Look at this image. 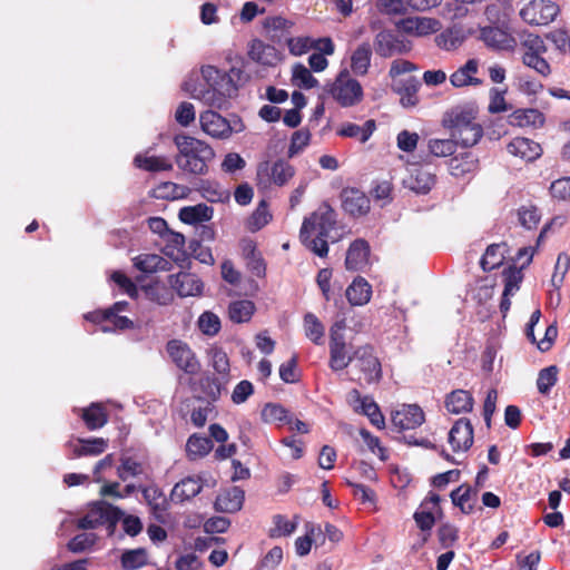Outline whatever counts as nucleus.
Instances as JSON below:
<instances>
[{
  "mask_svg": "<svg viewBox=\"0 0 570 570\" xmlns=\"http://www.w3.org/2000/svg\"><path fill=\"white\" fill-rule=\"evenodd\" d=\"M245 80L243 70L238 68H232L228 73H222L217 68L206 66L202 68L197 82L188 80L184 83V89L193 98L210 107L223 108L227 98L235 94L237 85Z\"/></svg>",
  "mask_w": 570,
  "mask_h": 570,
  "instance_id": "obj_1",
  "label": "nucleus"
},
{
  "mask_svg": "<svg viewBox=\"0 0 570 570\" xmlns=\"http://www.w3.org/2000/svg\"><path fill=\"white\" fill-rule=\"evenodd\" d=\"M345 234L344 227L336 224L335 212L324 204L303 222L299 237L309 250L324 257L328 253V243L338 242Z\"/></svg>",
  "mask_w": 570,
  "mask_h": 570,
  "instance_id": "obj_2",
  "label": "nucleus"
},
{
  "mask_svg": "<svg viewBox=\"0 0 570 570\" xmlns=\"http://www.w3.org/2000/svg\"><path fill=\"white\" fill-rule=\"evenodd\" d=\"M442 125L463 147L475 145L482 137V127L476 122V111L469 106H455L448 110Z\"/></svg>",
  "mask_w": 570,
  "mask_h": 570,
  "instance_id": "obj_3",
  "label": "nucleus"
},
{
  "mask_svg": "<svg viewBox=\"0 0 570 570\" xmlns=\"http://www.w3.org/2000/svg\"><path fill=\"white\" fill-rule=\"evenodd\" d=\"M175 145L178 149L176 163L180 169L195 175L207 171V163L215 155L210 146L187 135H177Z\"/></svg>",
  "mask_w": 570,
  "mask_h": 570,
  "instance_id": "obj_4",
  "label": "nucleus"
},
{
  "mask_svg": "<svg viewBox=\"0 0 570 570\" xmlns=\"http://www.w3.org/2000/svg\"><path fill=\"white\" fill-rule=\"evenodd\" d=\"M327 92L342 107L356 106L364 97L362 85L347 70H342L334 81L327 85Z\"/></svg>",
  "mask_w": 570,
  "mask_h": 570,
  "instance_id": "obj_5",
  "label": "nucleus"
},
{
  "mask_svg": "<svg viewBox=\"0 0 570 570\" xmlns=\"http://www.w3.org/2000/svg\"><path fill=\"white\" fill-rule=\"evenodd\" d=\"M344 320L336 321L330 330V367L337 372L346 368L355 360L352 346L345 341Z\"/></svg>",
  "mask_w": 570,
  "mask_h": 570,
  "instance_id": "obj_6",
  "label": "nucleus"
},
{
  "mask_svg": "<svg viewBox=\"0 0 570 570\" xmlns=\"http://www.w3.org/2000/svg\"><path fill=\"white\" fill-rule=\"evenodd\" d=\"M559 6L551 0H530L520 10L521 19L531 26H547L559 14Z\"/></svg>",
  "mask_w": 570,
  "mask_h": 570,
  "instance_id": "obj_7",
  "label": "nucleus"
},
{
  "mask_svg": "<svg viewBox=\"0 0 570 570\" xmlns=\"http://www.w3.org/2000/svg\"><path fill=\"white\" fill-rule=\"evenodd\" d=\"M166 352L173 363L185 373L195 375L199 372L200 363L186 342L176 338L170 340L166 344Z\"/></svg>",
  "mask_w": 570,
  "mask_h": 570,
  "instance_id": "obj_8",
  "label": "nucleus"
},
{
  "mask_svg": "<svg viewBox=\"0 0 570 570\" xmlns=\"http://www.w3.org/2000/svg\"><path fill=\"white\" fill-rule=\"evenodd\" d=\"M120 518V511L105 501L92 504L88 513L78 521L80 529H95L101 524L108 523L112 528Z\"/></svg>",
  "mask_w": 570,
  "mask_h": 570,
  "instance_id": "obj_9",
  "label": "nucleus"
},
{
  "mask_svg": "<svg viewBox=\"0 0 570 570\" xmlns=\"http://www.w3.org/2000/svg\"><path fill=\"white\" fill-rule=\"evenodd\" d=\"M396 28L407 36L423 38L440 31L442 23L435 18L413 16L401 19Z\"/></svg>",
  "mask_w": 570,
  "mask_h": 570,
  "instance_id": "obj_10",
  "label": "nucleus"
},
{
  "mask_svg": "<svg viewBox=\"0 0 570 570\" xmlns=\"http://www.w3.org/2000/svg\"><path fill=\"white\" fill-rule=\"evenodd\" d=\"M295 170L286 161L278 160L273 165L264 163L257 170L258 185L267 187L271 183L277 186H284L294 176Z\"/></svg>",
  "mask_w": 570,
  "mask_h": 570,
  "instance_id": "obj_11",
  "label": "nucleus"
},
{
  "mask_svg": "<svg viewBox=\"0 0 570 570\" xmlns=\"http://www.w3.org/2000/svg\"><path fill=\"white\" fill-rule=\"evenodd\" d=\"M374 49L381 57L389 58L411 51V42L394 35L391 30H381L374 38Z\"/></svg>",
  "mask_w": 570,
  "mask_h": 570,
  "instance_id": "obj_12",
  "label": "nucleus"
},
{
  "mask_svg": "<svg viewBox=\"0 0 570 570\" xmlns=\"http://www.w3.org/2000/svg\"><path fill=\"white\" fill-rule=\"evenodd\" d=\"M356 365L364 373L367 383L377 382L381 379V363L374 355L373 348L368 345L360 346L354 351Z\"/></svg>",
  "mask_w": 570,
  "mask_h": 570,
  "instance_id": "obj_13",
  "label": "nucleus"
},
{
  "mask_svg": "<svg viewBox=\"0 0 570 570\" xmlns=\"http://www.w3.org/2000/svg\"><path fill=\"white\" fill-rule=\"evenodd\" d=\"M479 38L488 48L499 51H513L517 47L515 38L507 30L499 27H484L480 30Z\"/></svg>",
  "mask_w": 570,
  "mask_h": 570,
  "instance_id": "obj_14",
  "label": "nucleus"
},
{
  "mask_svg": "<svg viewBox=\"0 0 570 570\" xmlns=\"http://www.w3.org/2000/svg\"><path fill=\"white\" fill-rule=\"evenodd\" d=\"M454 452H465L473 444V428L469 420H458L449 432L448 439Z\"/></svg>",
  "mask_w": 570,
  "mask_h": 570,
  "instance_id": "obj_15",
  "label": "nucleus"
},
{
  "mask_svg": "<svg viewBox=\"0 0 570 570\" xmlns=\"http://www.w3.org/2000/svg\"><path fill=\"white\" fill-rule=\"evenodd\" d=\"M403 183L406 188L416 194H426L434 186L435 176L426 167L413 166Z\"/></svg>",
  "mask_w": 570,
  "mask_h": 570,
  "instance_id": "obj_16",
  "label": "nucleus"
},
{
  "mask_svg": "<svg viewBox=\"0 0 570 570\" xmlns=\"http://www.w3.org/2000/svg\"><path fill=\"white\" fill-rule=\"evenodd\" d=\"M202 129L213 138H227L232 134L229 122L219 114L208 110L200 115Z\"/></svg>",
  "mask_w": 570,
  "mask_h": 570,
  "instance_id": "obj_17",
  "label": "nucleus"
},
{
  "mask_svg": "<svg viewBox=\"0 0 570 570\" xmlns=\"http://www.w3.org/2000/svg\"><path fill=\"white\" fill-rule=\"evenodd\" d=\"M424 413L419 405H403L392 414V423L401 430H410L420 426L424 422Z\"/></svg>",
  "mask_w": 570,
  "mask_h": 570,
  "instance_id": "obj_18",
  "label": "nucleus"
},
{
  "mask_svg": "<svg viewBox=\"0 0 570 570\" xmlns=\"http://www.w3.org/2000/svg\"><path fill=\"white\" fill-rule=\"evenodd\" d=\"M169 284L180 297L199 295L204 287L198 276L190 273L169 276Z\"/></svg>",
  "mask_w": 570,
  "mask_h": 570,
  "instance_id": "obj_19",
  "label": "nucleus"
},
{
  "mask_svg": "<svg viewBox=\"0 0 570 570\" xmlns=\"http://www.w3.org/2000/svg\"><path fill=\"white\" fill-rule=\"evenodd\" d=\"M510 155L524 161H533L542 154L540 144L524 137L513 138L507 146Z\"/></svg>",
  "mask_w": 570,
  "mask_h": 570,
  "instance_id": "obj_20",
  "label": "nucleus"
},
{
  "mask_svg": "<svg viewBox=\"0 0 570 570\" xmlns=\"http://www.w3.org/2000/svg\"><path fill=\"white\" fill-rule=\"evenodd\" d=\"M248 56L252 60L268 67H274L282 60L281 53L274 46L266 45L261 40L252 41Z\"/></svg>",
  "mask_w": 570,
  "mask_h": 570,
  "instance_id": "obj_21",
  "label": "nucleus"
},
{
  "mask_svg": "<svg viewBox=\"0 0 570 570\" xmlns=\"http://www.w3.org/2000/svg\"><path fill=\"white\" fill-rule=\"evenodd\" d=\"M478 71L479 61L476 59H469L450 76V82L455 88L479 86L482 83V80L476 77Z\"/></svg>",
  "mask_w": 570,
  "mask_h": 570,
  "instance_id": "obj_22",
  "label": "nucleus"
},
{
  "mask_svg": "<svg viewBox=\"0 0 570 570\" xmlns=\"http://www.w3.org/2000/svg\"><path fill=\"white\" fill-rule=\"evenodd\" d=\"M509 122L512 126L521 128H542L546 124V116L539 109L523 108L514 110L509 116Z\"/></svg>",
  "mask_w": 570,
  "mask_h": 570,
  "instance_id": "obj_23",
  "label": "nucleus"
},
{
  "mask_svg": "<svg viewBox=\"0 0 570 570\" xmlns=\"http://www.w3.org/2000/svg\"><path fill=\"white\" fill-rule=\"evenodd\" d=\"M342 203L344 210L352 216H362L370 210V199L358 189H345Z\"/></svg>",
  "mask_w": 570,
  "mask_h": 570,
  "instance_id": "obj_24",
  "label": "nucleus"
},
{
  "mask_svg": "<svg viewBox=\"0 0 570 570\" xmlns=\"http://www.w3.org/2000/svg\"><path fill=\"white\" fill-rule=\"evenodd\" d=\"M420 83L417 79L413 76H405L404 80L395 81V85H392V88L395 92L400 95V102L405 108H411L417 105Z\"/></svg>",
  "mask_w": 570,
  "mask_h": 570,
  "instance_id": "obj_25",
  "label": "nucleus"
},
{
  "mask_svg": "<svg viewBox=\"0 0 570 570\" xmlns=\"http://www.w3.org/2000/svg\"><path fill=\"white\" fill-rule=\"evenodd\" d=\"M244 499V491L238 487H234L217 495L215 508L220 512L234 513L242 509Z\"/></svg>",
  "mask_w": 570,
  "mask_h": 570,
  "instance_id": "obj_26",
  "label": "nucleus"
},
{
  "mask_svg": "<svg viewBox=\"0 0 570 570\" xmlns=\"http://www.w3.org/2000/svg\"><path fill=\"white\" fill-rule=\"evenodd\" d=\"M293 27L294 22L282 16L268 17L264 21V29L267 36L276 42H286Z\"/></svg>",
  "mask_w": 570,
  "mask_h": 570,
  "instance_id": "obj_27",
  "label": "nucleus"
},
{
  "mask_svg": "<svg viewBox=\"0 0 570 570\" xmlns=\"http://www.w3.org/2000/svg\"><path fill=\"white\" fill-rule=\"evenodd\" d=\"M370 247L363 239H357L351 244L345 259L347 269L360 271L368 264Z\"/></svg>",
  "mask_w": 570,
  "mask_h": 570,
  "instance_id": "obj_28",
  "label": "nucleus"
},
{
  "mask_svg": "<svg viewBox=\"0 0 570 570\" xmlns=\"http://www.w3.org/2000/svg\"><path fill=\"white\" fill-rule=\"evenodd\" d=\"M203 476H188L178 482L171 491V500L183 502L196 497L204 484Z\"/></svg>",
  "mask_w": 570,
  "mask_h": 570,
  "instance_id": "obj_29",
  "label": "nucleus"
},
{
  "mask_svg": "<svg viewBox=\"0 0 570 570\" xmlns=\"http://www.w3.org/2000/svg\"><path fill=\"white\" fill-rule=\"evenodd\" d=\"M345 295L353 306L367 304L372 296V286L362 277H356L346 288Z\"/></svg>",
  "mask_w": 570,
  "mask_h": 570,
  "instance_id": "obj_30",
  "label": "nucleus"
},
{
  "mask_svg": "<svg viewBox=\"0 0 570 570\" xmlns=\"http://www.w3.org/2000/svg\"><path fill=\"white\" fill-rule=\"evenodd\" d=\"M214 210L206 204H197L195 206H186L179 210V219L189 225L208 222L213 218Z\"/></svg>",
  "mask_w": 570,
  "mask_h": 570,
  "instance_id": "obj_31",
  "label": "nucleus"
},
{
  "mask_svg": "<svg viewBox=\"0 0 570 570\" xmlns=\"http://www.w3.org/2000/svg\"><path fill=\"white\" fill-rule=\"evenodd\" d=\"M351 396L355 397V400L360 403L358 406H355L356 411H361L364 415H366L371 423L376 428H384V416L382 415L377 404L371 397H361L357 391H353Z\"/></svg>",
  "mask_w": 570,
  "mask_h": 570,
  "instance_id": "obj_32",
  "label": "nucleus"
},
{
  "mask_svg": "<svg viewBox=\"0 0 570 570\" xmlns=\"http://www.w3.org/2000/svg\"><path fill=\"white\" fill-rule=\"evenodd\" d=\"M445 407L453 414L470 412L473 407V397L468 391L455 390L448 395Z\"/></svg>",
  "mask_w": 570,
  "mask_h": 570,
  "instance_id": "obj_33",
  "label": "nucleus"
},
{
  "mask_svg": "<svg viewBox=\"0 0 570 570\" xmlns=\"http://www.w3.org/2000/svg\"><path fill=\"white\" fill-rule=\"evenodd\" d=\"M134 266L144 273L168 271L169 262L157 254H141L134 258Z\"/></svg>",
  "mask_w": 570,
  "mask_h": 570,
  "instance_id": "obj_34",
  "label": "nucleus"
},
{
  "mask_svg": "<svg viewBox=\"0 0 570 570\" xmlns=\"http://www.w3.org/2000/svg\"><path fill=\"white\" fill-rule=\"evenodd\" d=\"M372 49L368 42L361 43L351 56V68L357 76H364L371 65Z\"/></svg>",
  "mask_w": 570,
  "mask_h": 570,
  "instance_id": "obj_35",
  "label": "nucleus"
},
{
  "mask_svg": "<svg viewBox=\"0 0 570 570\" xmlns=\"http://www.w3.org/2000/svg\"><path fill=\"white\" fill-rule=\"evenodd\" d=\"M476 493L478 491L470 485H461L452 491L451 499L463 513H471L476 501Z\"/></svg>",
  "mask_w": 570,
  "mask_h": 570,
  "instance_id": "obj_36",
  "label": "nucleus"
},
{
  "mask_svg": "<svg viewBox=\"0 0 570 570\" xmlns=\"http://www.w3.org/2000/svg\"><path fill=\"white\" fill-rule=\"evenodd\" d=\"M255 309V305L252 301H235L228 306V316L234 323H246L252 318Z\"/></svg>",
  "mask_w": 570,
  "mask_h": 570,
  "instance_id": "obj_37",
  "label": "nucleus"
},
{
  "mask_svg": "<svg viewBox=\"0 0 570 570\" xmlns=\"http://www.w3.org/2000/svg\"><path fill=\"white\" fill-rule=\"evenodd\" d=\"M375 129V124L373 120H367L364 126H358L355 124H344L342 127L337 130V134L342 137H351L356 138L361 142H365L368 140L371 135L373 134Z\"/></svg>",
  "mask_w": 570,
  "mask_h": 570,
  "instance_id": "obj_38",
  "label": "nucleus"
},
{
  "mask_svg": "<svg viewBox=\"0 0 570 570\" xmlns=\"http://www.w3.org/2000/svg\"><path fill=\"white\" fill-rule=\"evenodd\" d=\"M507 254V245L504 243L502 244H492L488 246L482 259H481V266L484 271H492L497 267H499Z\"/></svg>",
  "mask_w": 570,
  "mask_h": 570,
  "instance_id": "obj_39",
  "label": "nucleus"
},
{
  "mask_svg": "<svg viewBox=\"0 0 570 570\" xmlns=\"http://www.w3.org/2000/svg\"><path fill=\"white\" fill-rule=\"evenodd\" d=\"M134 161L138 168L148 171L170 170L173 168L169 159L164 156L137 155Z\"/></svg>",
  "mask_w": 570,
  "mask_h": 570,
  "instance_id": "obj_40",
  "label": "nucleus"
},
{
  "mask_svg": "<svg viewBox=\"0 0 570 570\" xmlns=\"http://www.w3.org/2000/svg\"><path fill=\"white\" fill-rule=\"evenodd\" d=\"M463 41L464 35L458 28H449L435 37L436 46L446 51L455 50Z\"/></svg>",
  "mask_w": 570,
  "mask_h": 570,
  "instance_id": "obj_41",
  "label": "nucleus"
},
{
  "mask_svg": "<svg viewBox=\"0 0 570 570\" xmlns=\"http://www.w3.org/2000/svg\"><path fill=\"white\" fill-rule=\"evenodd\" d=\"M546 51H524L522 55V62L524 66L533 69L542 77H549L551 67L549 62L542 57Z\"/></svg>",
  "mask_w": 570,
  "mask_h": 570,
  "instance_id": "obj_42",
  "label": "nucleus"
},
{
  "mask_svg": "<svg viewBox=\"0 0 570 570\" xmlns=\"http://www.w3.org/2000/svg\"><path fill=\"white\" fill-rule=\"evenodd\" d=\"M82 420L90 430L102 428L107 423V413L101 404L94 403L82 411Z\"/></svg>",
  "mask_w": 570,
  "mask_h": 570,
  "instance_id": "obj_43",
  "label": "nucleus"
},
{
  "mask_svg": "<svg viewBox=\"0 0 570 570\" xmlns=\"http://www.w3.org/2000/svg\"><path fill=\"white\" fill-rule=\"evenodd\" d=\"M292 82L302 89H312L318 85L317 79L311 73L309 69L302 63L293 66Z\"/></svg>",
  "mask_w": 570,
  "mask_h": 570,
  "instance_id": "obj_44",
  "label": "nucleus"
},
{
  "mask_svg": "<svg viewBox=\"0 0 570 570\" xmlns=\"http://www.w3.org/2000/svg\"><path fill=\"white\" fill-rule=\"evenodd\" d=\"M212 448L210 439L197 434L191 435L186 444L187 454L193 460L208 454Z\"/></svg>",
  "mask_w": 570,
  "mask_h": 570,
  "instance_id": "obj_45",
  "label": "nucleus"
},
{
  "mask_svg": "<svg viewBox=\"0 0 570 570\" xmlns=\"http://www.w3.org/2000/svg\"><path fill=\"white\" fill-rule=\"evenodd\" d=\"M80 444L73 446V453L76 456L82 455H98L105 452L107 448V441L101 438L91 440H79Z\"/></svg>",
  "mask_w": 570,
  "mask_h": 570,
  "instance_id": "obj_46",
  "label": "nucleus"
},
{
  "mask_svg": "<svg viewBox=\"0 0 570 570\" xmlns=\"http://www.w3.org/2000/svg\"><path fill=\"white\" fill-rule=\"evenodd\" d=\"M459 142L452 137L449 139H430L428 142L429 151L436 157H448L455 153Z\"/></svg>",
  "mask_w": 570,
  "mask_h": 570,
  "instance_id": "obj_47",
  "label": "nucleus"
},
{
  "mask_svg": "<svg viewBox=\"0 0 570 570\" xmlns=\"http://www.w3.org/2000/svg\"><path fill=\"white\" fill-rule=\"evenodd\" d=\"M558 381V367L554 365L542 368L537 379L538 391L547 395Z\"/></svg>",
  "mask_w": 570,
  "mask_h": 570,
  "instance_id": "obj_48",
  "label": "nucleus"
},
{
  "mask_svg": "<svg viewBox=\"0 0 570 570\" xmlns=\"http://www.w3.org/2000/svg\"><path fill=\"white\" fill-rule=\"evenodd\" d=\"M305 335L315 344H321L324 336V326L314 314H306L304 317Z\"/></svg>",
  "mask_w": 570,
  "mask_h": 570,
  "instance_id": "obj_49",
  "label": "nucleus"
},
{
  "mask_svg": "<svg viewBox=\"0 0 570 570\" xmlns=\"http://www.w3.org/2000/svg\"><path fill=\"white\" fill-rule=\"evenodd\" d=\"M148 561L147 552L145 549L128 550L122 553L121 563L126 570H136L145 566Z\"/></svg>",
  "mask_w": 570,
  "mask_h": 570,
  "instance_id": "obj_50",
  "label": "nucleus"
},
{
  "mask_svg": "<svg viewBox=\"0 0 570 570\" xmlns=\"http://www.w3.org/2000/svg\"><path fill=\"white\" fill-rule=\"evenodd\" d=\"M261 416L262 420L267 424H279L287 422V411L278 404H266L262 410Z\"/></svg>",
  "mask_w": 570,
  "mask_h": 570,
  "instance_id": "obj_51",
  "label": "nucleus"
},
{
  "mask_svg": "<svg viewBox=\"0 0 570 570\" xmlns=\"http://www.w3.org/2000/svg\"><path fill=\"white\" fill-rule=\"evenodd\" d=\"M208 355L210 357L212 366L217 373L223 375H227L229 373V358L222 347L212 346L208 351Z\"/></svg>",
  "mask_w": 570,
  "mask_h": 570,
  "instance_id": "obj_52",
  "label": "nucleus"
},
{
  "mask_svg": "<svg viewBox=\"0 0 570 570\" xmlns=\"http://www.w3.org/2000/svg\"><path fill=\"white\" fill-rule=\"evenodd\" d=\"M522 268L510 266L503 272L505 295H514L522 281Z\"/></svg>",
  "mask_w": 570,
  "mask_h": 570,
  "instance_id": "obj_53",
  "label": "nucleus"
},
{
  "mask_svg": "<svg viewBox=\"0 0 570 570\" xmlns=\"http://www.w3.org/2000/svg\"><path fill=\"white\" fill-rule=\"evenodd\" d=\"M274 527L271 530L272 537H287L291 535L297 528L296 518L289 520L283 515H275L273 519Z\"/></svg>",
  "mask_w": 570,
  "mask_h": 570,
  "instance_id": "obj_54",
  "label": "nucleus"
},
{
  "mask_svg": "<svg viewBox=\"0 0 570 570\" xmlns=\"http://www.w3.org/2000/svg\"><path fill=\"white\" fill-rule=\"evenodd\" d=\"M286 43L293 56H302L314 48L315 40L309 37H289Z\"/></svg>",
  "mask_w": 570,
  "mask_h": 570,
  "instance_id": "obj_55",
  "label": "nucleus"
},
{
  "mask_svg": "<svg viewBox=\"0 0 570 570\" xmlns=\"http://www.w3.org/2000/svg\"><path fill=\"white\" fill-rule=\"evenodd\" d=\"M198 326L205 335L214 336L220 330V320L216 314L205 312L198 318Z\"/></svg>",
  "mask_w": 570,
  "mask_h": 570,
  "instance_id": "obj_56",
  "label": "nucleus"
},
{
  "mask_svg": "<svg viewBox=\"0 0 570 570\" xmlns=\"http://www.w3.org/2000/svg\"><path fill=\"white\" fill-rule=\"evenodd\" d=\"M416 70L415 65L407 60L396 59L391 63L389 76L392 79V85H395L397 80H404L403 75Z\"/></svg>",
  "mask_w": 570,
  "mask_h": 570,
  "instance_id": "obj_57",
  "label": "nucleus"
},
{
  "mask_svg": "<svg viewBox=\"0 0 570 570\" xmlns=\"http://www.w3.org/2000/svg\"><path fill=\"white\" fill-rule=\"evenodd\" d=\"M549 190L552 198L561 202H570V177L552 181Z\"/></svg>",
  "mask_w": 570,
  "mask_h": 570,
  "instance_id": "obj_58",
  "label": "nucleus"
},
{
  "mask_svg": "<svg viewBox=\"0 0 570 570\" xmlns=\"http://www.w3.org/2000/svg\"><path fill=\"white\" fill-rule=\"evenodd\" d=\"M271 217L272 216L268 212V208L266 204L263 202L250 216L248 220V226L252 230H258L268 224Z\"/></svg>",
  "mask_w": 570,
  "mask_h": 570,
  "instance_id": "obj_59",
  "label": "nucleus"
},
{
  "mask_svg": "<svg viewBox=\"0 0 570 570\" xmlns=\"http://www.w3.org/2000/svg\"><path fill=\"white\" fill-rule=\"evenodd\" d=\"M519 222L527 229H533L540 222V214L533 206H524L519 209Z\"/></svg>",
  "mask_w": 570,
  "mask_h": 570,
  "instance_id": "obj_60",
  "label": "nucleus"
},
{
  "mask_svg": "<svg viewBox=\"0 0 570 570\" xmlns=\"http://www.w3.org/2000/svg\"><path fill=\"white\" fill-rule=\"evenodd\" d=\"M570 265V258L566 254H560L557 258V263L554 266V273L551 278V283L556 288H559L564 279V276L568 272Z\"/></svg>",
  "mask_w": 570,
  "mask_h": 570,
  "instance_id": "obj_61",
  "label": "nucleus"
},
{
  "mask_svg": "<svg viewBox=\"0 0 570 570\" xmlns=\"http://www.w3.org/2000/svg\"><path fill=\"white\" fill-rule=\"evenodd\" d=\"M96 542V535L94 533H80L76 535L68 543V549L72 552H82L90 547H92Z\"/></svg>",
  "mask_w": 570,
  "mask_h": 570,
  "instance_id": "obj_62",
  "label": "nucleus"
},
{
  "mask_svg": "<svg viewBox=\"0 0 570 570\" xmlns=\"http://www.w3.org/2000/svg\"><path fill=\"white\" fill-rule=\"evenodd\" d=\"M419 142V135L409 130H402L396 137V145L399 149L412 153Z\"/></svg>",
  "mask_w": 570,
  "mask_h": 570,
  "instance_id": "obj_63",
  "label": "nucleus"
},
{
  "mask_svg": "<svg viewBox=\"0 0 570 570\" xmlns=\"http://www.w3.org/2000/svg\"><path fill=\"white\" fill-rule=\"evenodd\" d=\"M175 119L179 125L187 127L195 120L194 106L187 101L181 102L175 111Z\"/></svg>",
  "mask_w": 570,
  "mask_h": 570,
  "instance_id": "obj_64",
  "label": "nucleus"
}]
</instances>
